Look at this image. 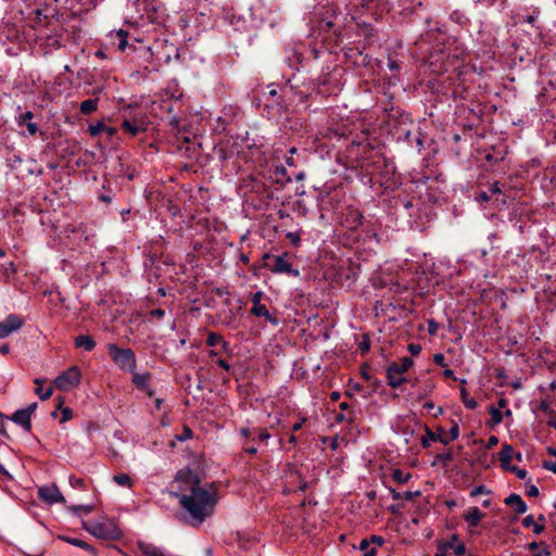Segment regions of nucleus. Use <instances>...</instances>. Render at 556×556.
<instances>
[{"mask_svg": "<svg viewBox=\"0 0 556 556\" xmlns=\"http://www.w3.org/2000/svg\"><path fill=\"white\" fill-rule=\"evenodd\" d=\"M492 197H496L495 201L497 203L506 204V195L497 181L490 185L488 191L481 190L476 194V199L481 202H489Z\"/></svg>", "mask_w": 556, "mask_h": 556, "instance_id": "72a5a7b5", "label": "nucleus"}, {"mask_svg": "<svg viewBox=\"0 0 556 556\" xmlns=\"http://www.w3.org/2000/svg\"><path fill=\"white\" fill-rule=\"evenodd\" d=\"M452 460H454V455L451 450H447L446 452L437 454L432 465L434 466L437 463H440L441 465L446 466Z\"/></svg>", "mask_w": 556, "mask_h": 556, "instance_id": "338daca9", "label": "nucleus"}, {"mask_svg": "<svg viewBox=\"0 0 556 556\" xmlns=\"http://www.w3.org/2000/svg\"><path fill=\"white\" fill-rule=\"evenodd\" d=\"M254 434L250 439V444H254L255 446L267 444V441L270 439V433L266 428H253Z\"/></svg>", "mask_w": 556, "mask_h": 556, "instance_id": "8fccbe9b", "label": "nucleus"}, {"mask_svg": "<svg viewBox=\"0 0 556 556\" xmlns=\"http://www.w3.org/2000/svg\"><path fill=\"white\" fill-rule=\"evenodd\" d=\"M514 456V447L510 444L504 443L502 446V450L498 452V459L501 462V466L504 470H508L510 465L511 458Z\"/></svg>", "mask_w": 556, "mask_h": 556, "instance_id": "49530a36", "label": "nucleus"}, {"mask_svg": "<svg viewBox=\"0 0 556 556\" xmlns=\"http://www.w3.org/2000/svg\"><path fill=\"white\" fill-rule=\"evenodd\" d=\"M106 350L110 358L119 370L134 374L137 368V357L132 349L121 348L116 343H108Z\"/></svg>", "mask_w": 556, "mask_h": 556, "instance_id": "f3484780", "label": "nucleus"}, {"mask_svg": "<svg viewBox=\"0 0 556 556\" xmlns=\"http://www.w3.org/2000/svg\"><path fill=\"white\" fill-rule=\"evenodd\" d=\"M150 372L138 374L135 370L131 377V382L134 383V386L138 390L144 392L149 397H152L155 394V392L150 386Z\"/></svg>", "mask_w": 556, "mask_h": 556, "instance_id": "c9c22d12", "label": "nucleus"}, {"mask_svg": "<svg viewBox=\"0 0 556 556\" xmlns=\"http://www.w3.org/2000/svg\"><path fill=\"white\" fill-rule=\"evenodd\" d=\"M333 42L315 41L313 43L292 42L283 48V63L298 74H317L312 80L326 86L328 92H339L342 89L343 70L338 64V56Z\"/></svg>", "mask_w": 556, "mask_h": 556, "instance_id": "7ed1b4c3", "label": "nucleus"}, {"mask_svg": "<svg viewBox=\"0 0 556 556\" xmlns=\"http://www.w3.org/2000/svg\"><path fill=\"white\" fill-rule=\"evenodd\" d=\"M25 324L22 316L17 314H10L4 320L0 323V339L8 338L14 331L20 330Z\"/></svg>", "mask_w": 556, "mask_h": 556, "instance_id": "c756f323", "label": "nucleus"}, {"mask_svg": "<svg viewBox=\"0 0 556 556\" xmlns=\"http://www.w3.org/2000/svg\"><path fill=\"white\" fill-rule=\"evenodd\" d=\"M264 261L265 267L275 274H287L293 277L299 276V270L294 269L292 264L289 262L288 253H282L280 255L266 253L264 255Z\"/></svg>", "mask_w": 556, "mask_h": 556, "instance_id": "aec40b11", "label": "nucleus"}, {"mask_svg": "<svg viewBox=\"0 0 556 556\" xmlns=\"http://www.w3.org/2000/svg\"><path fill=\"white\" fill-rule=\"evenodd\" d=\"M38 497L48 504L65 502V497L62 495L59 488L54 483L51 485L40 486L38 490Z\"/></svg>", "mask_w": 556, "mask_h": 556, "instance_id": "2f4dec72", "label": "nucleus"}, {"mask_svg": "<svg viewBox=\"0 0 556 556\" xmlns=\"http://www.w3.org/2000/svg\"><path fill=\"white\" fill-rule=\"evenodd\" d=\"M269 180L271 184L283 187L287 182L291 181V176L283 166H276L269 175Z\"/></svg>", "mask_w": 556, "mask_h": 556, "instance_id": "79ce46f5", "label": "nucleus"}, {"mask_svg": "<svg viewBox=\"0 0 556 556\" xmlns=\"http://www.w3.org/2000/svg\"><path fill=\"white\" fill-rule=\"evenodd\" d=\"M81 381V371L78 366H71L62 371L53 381L54 387L63 392L77 388Z\"/></svg>", "mask_w": 556, "mask_h": 556, "instance_id": "4be33fe9", "label": "nucleus"}, {"mask_svg": "<svg viewBox=\"0 0 556 556\" xmlns=\"http://www.w3.org/2000/svg\"><path fill=\"white\" fill-rule=\"evenodd\" d=\"M113 481L121 485V486H126V488H131L132 486V479L129 477V475L127 473H117V475H114L113 476Z\"/></svg>", "mask_w": 556, "mask_h": 556, "instance_id": "774afa93", "label": "nucleus"}, {"mask_svg": "<svg viewBox=\"0 0 556 556\" xmlns=\"http://www.w3.org/2000/svg\"><path fill=\"white\" fill-rule=\"evenodd\" d=\"M466 48L456 39L447 46L437 43L424 56L430 73L440 76L437 91L446 99H472L476 91L477 67L467 62Z\"/></svg>", "mask_w": 556, "mask_h": 556, "instance_id": "f03ea898", "label": "nucleus"}, {"mask_svg": "<svg viewBox=\"0 0 556 556\" xmlns=\"http://www.w3.org/2000/svg\"><path fill=\"white\" fill-rule=\"evenodd\" d=\"M97 345L96 340L90 334H79L74 340L76 349H84L86 352H91Z\"/></svg>", "mask_w": 556, "mask_h": 556, "instance_id": "de8ad7c7", "label": "nucleus"}, {"mask_svg": "<svg viewBox=\"0 0 556 556\" xmlns=\"http://www.w3.org/2000/svg\"><path fill=\"white\" fill-rule=\"evenodd\" d=\"M257 100L263 103V115L269 119L291 113L285 79L268 84Z\"/></svg>", "mask_w": 556, "mask_h": 556, "instance_id": "f8f14e48", "label": "nucleus"}, {"mask_svg": "<svg viewBox=\"0 0 556 556\" xmlns=\"http://www.w3.org/2000/svg\"><path fill=\"white\" fill-rule=\"evenodd\" d=\"M506 153V150L495 149L493 147L491 151L485 152L484 160L491 167H493L504 161Z\"/></svg>", "mask_w": 556, "mask_h": 556, "instance_id": "09e8293b", "label": "nucleus"}, {"mask_svg": "<svg viewBox=\"0 0 556 556\" xmlns=\"http://www.w3.org/2000/svg\"><path fill=\"white\" fill-rule=\"evenodd\" d=\"M414 365V361L408 357L404 356L401 358V362H391L388 364L387 369H390L394 374H405Z\"/></svg>", "mask_w": 556, "mask_h": 556, "instance_id": "37998d69", "label": "nucleus"}, {"mask_svg": "<svg viewBox=\"0 0 556 556\" xmlns=\"http://www.w3.org/2000/svg\"><path fill=\"white\" fill-rule=\"evenodd\" d=\"M83 529L104 541H119L123 538V531L117 522L108 517H103L101 520L84 521Z\"/></svg>", "mask_w": 556, "mask_h": 556, "instance_id": "2eb2a0df", "label": "nucleus"}, {"mask_svg": "<svg viewBox=\"0 0 556 556\" xmlns=\"http://www.w3.org/2000/svg\"><path fill=\"white\" fill-rule=\"evenodd\" d=\"M9 420L20 426L24 431H31V419L21 409L15 410L11 416H8Z\"/></svg>", "mask_w": 556, "mask_h": 556, "instance_id": "a19ab883", "label": "nucleus"}, {"mask_svg": "<svg viewBox=\"0 0 556 556\" xmlns=\"http://www.w3.org/2000/svg\"><path fill=\"white\" fill-rule=\"evenodd\" d=\"M483 517L484 513L476 506L468 508L463 515L464 520L472 528L478 527Z\"/></svg>", "mask_w": 556, "mask_h": 556, "instance_id": "c03bdc74", "label": "nucleus"}, {"mask_svg": "<svg viewBox=\"0 0 556 556\" xmlns=\"http://www.w3.org/2000/svg\"><path fill=\"white\" fill-rule=\"evenodd\" d=\"M386 378L392 389H397L408 381L404 374H394L390 369H386Z\"/></svg>", "mask_w": 556, "mask_h": 556, "instance_id": "864d4df0", "label": "nucleus"}, {"mask_svg": "<svg viewBox=\"0 0 556 556\" xmlns=\"http://www.w3.org/2000/svg\"><path fill=\"white\" fill-rule=\"evenodd\" d=\"M205 344L211 348L207 353L211 361L224 354L233 356L230 343L218 332L210 331L205 339Z\"/></svg>", "mask_w": 556, "mask_h": 556, "instance_id": "412c9836", "label": "nucleus"}, {"mask_svg": "<svg viewBox=\"0 0 556 556\" xmlns=\"http://www.w3.org/2000/svg\"><path fill=\"white\" fill-rule=\"evenodd\" d=\"M239 115L238 106L229 105L224 106L222 114L216 119V129L220 132L229 131V127L236 123V118Z\"/></svg>", "mask_w": 556, "mask_h": 556, "instance_id": "c85d7f7f", "label": "nucleus"}, {"mask_svg": "<svg viewBox=\"0 0 556 556\" xmlns=\"http://www.w3.org/2000/svg\"><path fill=\"white\" fill-rule=\"evenodd\" d=\"M478 76H479V74L477 73V76H476V88L477 89L473 92L475 97H472V99L457 98V99H453V100L460 101L463 105L465 104L464 102L468 103L467 108L469 110V113L472 114L479 122H482L484 115L486 114V111H489L491 113V112H494L496 110V108L494 105H489L483 100L484 94L481 91L480 84L478 83Z\"/></svg>", "mask_w": 556, "mask_h": 556, "instance_id": "6ab92c4d", "label": "nucleus"}, {"mask_svg": "<svg viewBox=\"0 0 556 556\" xmlns=\"http://www.w3.org/2000/svg\"><path fill=\"white\" fill-rule=\"evenodd\" d=\"M88 132L92 137L100 136L102 132H105L109 136H112L115 134V129L111 126H108L103 122H97L96 124H90L88 127Z\"/></svg>", "mask_w": 556, "mask_h": 556, "instance_id": "3c124183", "label": "nucleus"}, {"mask_svg": "<svg viewBox=\"0 0 556 556\" xmlns=\"http://www.w3.org/2000/svg\"><path fill=\"white\" fill-rule=\"evenodd\" d=\"M223 304L226 306V308H223L216 313L215 317L217 323L226 327H235L237 321V315L235 311L230 307V299L227 298L226 300H224Z\"/></svg>", "mask_w": 556, "mask_h": 556, "instance_id": "f704fd0d", "label": "nucleus"}, {"mask_svg": "<svg viewBox=\"0 0 556 556\" xmlns=\"http://www.w3.org/2000/svg\"><path fill=\"white\" fill-rule=\"evenodd\" d=\"M25 130H21L20 135L22 137L28 138V137H35L39 135L41 138H43L45 132L40 130L38 124L36 122H28L24 124Z\"/></svg>", "mask_w": 556, "mask_h": 556, "instance_id": "6e6d98bb", "label": "nucleus"}, {"mask_svg": "<svg viewBox=\"0 0 556 556\" xmlns=\"http://www.w3.org/2000/svg\"><path fill=\"white\" fill-rule=\"evenodd\" d=\"M56 409L61 410V419L60 422L64 424L73 418V409L71 407H64V397L58 396L56 397Z\"/></svg>", "mask_w": 556, "mask_h": 556, "instance_id": "13d9d810", "label": "nucleus"}, {"mask_svg": "<svg viewBox=\"0 0 556 556\" xmlns=\"http://www.w3.org/2000/svg\"><path fill=\"white\" fill-rule=\"evenodd\" d=\"M34 383L36 384L35 393L38 395V397H39L41 401H46V400H48L49 397H51V395H52V393H53V388H52V387H47V388H45V387H43L45 379H42V378H36V379L34 380Z\"/></svg>", "mask_w": 556, "mask_h": 556, "instance_id": "5fc2aeb1", "label": "nucleus"}, {"mask_svg": "<svg viewBox=\"0 0 556 556\" xmlns=\"http://www.w3.org/2000/svg\"><path fill=\"white\" fill-rule=\"evenodd\" d=\"M504 503L507 506L511 507L517 515H522L528 509L526 502L522 500V497L519 494H516V493H511L510 495H508L504 500Z\"/></svg>", "mask_w": 556, "mask_h": 556, "instance_id": "58836bf2", "label": "nucleus"}, {"mask_svg": "<svg viewBox=\"0 0 556 556\" xmlns=\"http://www.w3.org/2000/svg\"><path fill=\"white\" fill-rule=\"evenodd\" d=\"M341 243L350 249L366 250L380 242L381 220L375 214H365L350 205L339 217Z\"/></svg>", "mask_w": 556, "mask_h": 556, "instance_id": "39448f33", "label": "nucleus"}, {"mask_svg": "<svg viewBox=\"0 0 556 556\" xmlns=\"http://www.w3.org/2000/svg\"><path fill=\"white\" fill-rule=\"evenodd\" d=\"M450 20L460 26H466L469 24V18L466 14L459 10H455L450 14Z\"/></svg>", "mask_w": 556, "mask_h": 556, "instance_id": "69168bd1", "label": "nucleus"}, {"mask_svg": "<svg viewBox=\"0 0 556 556\" xmlns=\"http://www.w3.org/2000/svg\"><path fill=\"white\" fill-rule=\"evenodd\" d=\"M391 477L396 483L404 484L412 478V473L404 472L402 469L395 468L392 470Z\"/></svg>", "mask_w": 556, "mask_h": 556, "instance_id": "e2e57ef3", "label": "nucleus"}, {"mask_svg": "<svg viewBox=\"0 0 556 556\" xmlns=\"http://www.w3.org/2000/svg\"><path fill=\"white\" fill-rule=\"evenodd\" d=\"M129 33L123 28L113 29L106 35V46L119 52H126L127 49H132L129 43Z\"/></svg>", "mask_w": 556, "mask_h": 556, "instance_id": "b1692460", "label": "nucleus"}, {"mask_svg": "<svg viewBox=\"0 0 556 556\" xmlns=\"http://www.w3.org/2000/svg\"><path fill=\"white\" fill-rule=\"evenodd\" d=\"M388 127L389 135L395 141L401 142L410 136V130H414L415 124L410 114L396 111V114H389Z\"/></svg>", "mask_w": 556, "mask_h": 556, "instance_id": "a211bd4d", "label": "nucleus"}, {"mask_svg": "<svg viewBox=\"0 0 556 556\" xmlns=\"http://www.w3.org/2000/svg\"><path fill=\"white\" fill-rule=\"evenodd\" d=\"M425 434L420 439V444L424 448H429L431 442H440L444 445L450 444V440L445 434V429L442 426L437 427L435 431H432L427 425L424 426Z\"/></svg>", "mask_w": 556, "mask_h": 556, "instance_id": "bb28decb", "label": "nucleus"}, {"mask_svg": "<svg viewBox=\"0 0 556 556\" xmlns=\"http://www.w3.org/2000/svg\"><path fill=\"white\" fill-rule=\"evenodd\" d=\"M388 67L392 72L389 79V85L394 86L396 81H399L400 77V70H401V62L393 59L391 54L388 55Z\"/></svg>", "mask_w": 556, "mask_h": 556, "instance_id": "603ef678", "label": "nucleus"}, {"mask_svg": "<svg viewBox=\"0 0 556 556\" xmlns=\"http://www.w3.org/2000/svg\"><path fill=\"white\" fill-rule=\"evenodd\" d=\"M420 204L419 200L416 199H407V197L401 198L397 197L394 200L393 207L397 213L406 214L410 218L418 217L417 212L419 211L418 205Z\"/></svg>", "mask_w": 556, "mask_h": 556, "instance_id": "7c9ffc66", "label": "nucleus"}, {"mask_svg": "<svg viewBox=\"0 0 556 556\" xmlns=\"http://www.w3.org/2000/svg\"><path fill=\"white\" fill-rule=\"evenodd\" d=\"M460 399L465 407L469 409L477 408L478 402L473 397L469 396L467 389L464 387L460 388Z\"/></svg>", "mask_w": 556, "mask_h": 556, "instance_id": "680f3d73", "label": "nucleus"}, {"mask_svg": "<svg viewBox=\"0 0 556 556\" xmlns=\"http://www.w3.org/2000/svg\"><path fill=\"white\" fill-rule=\"evenodd\" d=\"M58 540L66 542V543L71 544V545L80 547V548L87 551L88 553L92 554L93 556H98L97 548L94 546L90 545L89 543H87L84 540H80V539H77V538H72V536L64 535V534H59L58 535Z\"/></svg>", "mask_w": 556, "mask_h": 556, "instance_id": "ea45409f", "label": "nucleus"}, {"mask_svg": "<svg viewBox=\"0 0 556 556\" xmlns=\"http://www.w3.org/2000/svg\"><path fill=\"white\" fill-rule=\"evenodd\" d=\"M287 88V99L291 113H302L309 108V101L316 96L328 97L338 92H328L326 86L317 84L312 79H300L298 74L292 73L283 78Z\"/></svg>", "mask_w": 556, "mask_h": 556, "instance_id": "0eeeda50", "label": "nucleus"}, {"mask_svg": "<svg viewBox=\"0 0 556 556\" xmlns=\"http://www.w3.org/2000/svg\"><path fill=\"white\" fill-rule=\"evenodd\" d=\"M244 154L240 144L233 140L220 141L213 149V156L222 163L223 168L235 173L241 168L240 160Z\"/></svg>", "mask_w": 556, "mask_h": 556, "instance_id": "4468645a", "label": "nucleus"}, {"mask_svg": "<svg viewBox=\"0 0 556 556\" xmlns=\"http://www.w3.org/2000/svg\"><path fill=\"white\" fill-rule=\"evenodd\" d=\"M138 548L146 556H165L161 548L154 546L151 543L138 542Z\"/></svg>", "mask_w": 556, "mask_h": 556, "instance_id": "4d7b16f0", "label": "nucleus"}, {"mask_svg": "<svg viewBox=\"0 0 556 556\" xmlns=\"http://www.w3.org/2000/svg\"><path fill=\"white\" fill-rule=\"evenodd\" d=\"M396 0H349L348 5L355 13L367 15L375 21L381 20L386 14L390 13Z\"/></svg>", "mask_w": 556, "mask_h": 556, "instance_id": "dca6fc26", "label": "nucleus"}, {"mask_svg": "<svg viewBox=\"0 0 556 556\" xmlns=\"http://www.w3.org/2000/svg\"><path fill=\"white\" fill-rule=\"evenodd\" d=\"M313 143L321 157L334 159L345 167L358 169L365 185L394 190L400 184L395 167L384 156V144L368 132L353 135L348 125L337 123L320 127Z\"/></svg>", "mask_w": 556, "mask_h": 556, "instance_id": "f257e3e1", "label": "nucleus"}, {"mask_svg": "<svg viewBox=\"0 0 556 556\" xmlns=\"http://www.w3.org/2000/svg\"><path fill=\"white\" fill-rule=\"evenodd\" d=\"M239 432L240 435L244 439V443L242 446L243 452L249 455H255L258 451V447L255 446L254 444H250V439L254 434L253 429L242 427Z\"/></svg>", "mask_w": 556, "mask_h": 556, "instance_id": "a18cd8bd", "label": "nucleus"}, {"mask_svg": "<svg viewBox=\"0 0 556 556\" xmlns=\"http://www.w3.org/2000/svg\"><path fill=\"white\" fill-rule=\"evenodd\" d=\"M149 128V118L146 114H140L130 118H124L121 124V130L124 135L129 137H137L142 132H146Z\"/></svg>", "mask_w": 556, "mask_h": 556, "instance_id": "5701e85b", "label": "nucleus"}, {"mask_svg": "<svg viewBox=\"0 0 556 556\" xmlns=\"http://www.w3.org/2000/svg\"><path fill=\"white\" fill-rule=\"evenodd\" d=\"M175 480L181 484L188 485L189 489L191 488H202L201 479L199 475L192 470L190 467L181 468L177 471Z\"/></svg>", "mask_w": 556, "mask_h": 556, "instance_id": "473e14b6", "label": "nucleus"}, {"mask_svg": "<svg viewBox=\"0 0 556 556\" xmlns=\"http://www.w3.org/2000/svg\"><path fill=\"white\" fill-rule=\"evenodd\" d=\"M344 20L340 7L332 0H319L305 16L311 36L334 46L342 42Z\"/></svg>", "mask_w": 556, "mask_h": 556, "instance_id": "423d86ee", "label": "nucleus"}, {"mask_svg": "<svg viewBox=\"0 0 556 556\" xmlns=\"http://www.w3.org/2000/svg\"><path fill=\"white\" fill-rule=\"evenodd\" d=\"M179 504L190 516L188 523L200 526L213 514L217 504V493L204 488H191L190 494L179 496Z\"/></svg>", "mask_w": 556, "mask_h": 556, "instance_id": "1a4fd4ad", "label": "nucleus"}, {"mask_svg": "<svg viewBox=\"0 0 556 556\" xmlns=\"http://www.w3.org/2000/svg\"><path fill=\"white\" fill-rule=\"evenodd\" d=\"M342 51H343L345 62L356 68L357 64H359V62L364 61V58L362 55L366 51V48L359 41V42H352V43L343 47Z\"/></svg>", "mask_w": 556, "mask_h": 556, "instance_id": "cd10ccee", "label": "nucleus"}, {"mask_svg": "<svg viewBox=\"0 0 556 556\" xmlns=\"http://www.w3.org/2000/svg\"><path fill=\"white\" fill-rule=\"evenodd\" d=\"M80 147L78 142L72 140H63L56 143V154L61 160H68L76 155Z\"/></svg>", "mask_w": 556, "mask_h": 556, "instance_id": "e433bc0d", "label": "nucleus"}, {"mask_svg": "<svg viewBox=\"0 0 556 556\" xmlns=\"http://www.w3.org/2000/svg\"><path fill=\"white\" fill-rule=\"evenodd\" d=\"M317 206L321 218L339 217L351 204H348V192L344 182L326 181L316 197Z\"/></svg>", "mask_w": 556, "mask_h": 556, "instance_id": "9d476101", "label": "nucleus"}, {"mask_svg": "<svg viewBox=\"0 0 556 556\" xmlns=\"http://www.w3.org/2000/svg\"><path fill=\"white\" fill-rule=\"evenodd\" d=\"M425 139L426 135L421 132L419 128L415 127L414 130H410V136L406 139H403L402 141L405 142L409 148L420 153L425 148Z\"/></svg>", "mask_w": 556, "mask_h": 556, "instance_id": "4c0bfd02", "label": "nucleus"}, {"mask_svg": "<svg viewBox=\"0 0 556 556\" xmlns=\"http://www.w3.org/2000/svg\"><path fill=\"white\" fill-rule=\"evenodd\" d=\"M238 193L243 199V205L256 212L266 211L274 200V191L260 174L242 177L238 185Z\"/></svg>", "mask_w": 556, "mask_h": 556, "instance_id": "6e6552de", "label": "nucleus"}, {"mask_svg": "<svg viewBox=\"0 0 556 556\" xmlns=\"http://www.w3.org/2000/svg\"><path fill=\"white\" fill-rule=\"evenodd\" d=\"M24 7L20 12L29 26L33 53L50 54L64 46L67 34L61 21L56 17L59 11L48 0H23Z\"/></svg>", "mask_w": 556, "mask_h": 556, "instance_id": "20e7f679", "label": "nucleus"}, {"mask_svg": "<svg viewBox=\"0 0 556 556\" xmlns=\"http://www.w3.org/2000/svg\"><path fill=\"white\" fill-rule=\"evenodd\" d=\"M364 58L363 62L357 64L356 68H361V76H368L371 79L379 77L383 70L382 62L376 58H372L367 51H365L362 55Z\"/></svg>", "mask_w": 556, "mask_h": 556, "instance_id": "393cba45", "label": "nucleus"}, {"mask_svg": "<svg viewBox=\"0 0 556 556\" xmlns=\"http://www.w3.org/2000/svg\"><path fill=\"white\" fill-rule=\"evenodd\" d=\"M34 117H35V114L31 111L27 110V111L18 113L15 116V123L18 128H23L24 124L28 123V122H33Z\"/></svg>", "mask_w": 556, "mask_h": 556, "instance_id": "0e129e2a", "label": "nucleus"}, {"mask_svg": "<svg viewBox=\"0 0 556 556\" xmlns=\"http://www.w3.org/2000/svg\"><path fill=\"white\" fill-rule=\"evenodd\" d=\"M98 98H89L80 103L79 111L83 115H89L98 109Z\"/></svg>", "mask_w": 556, "mask_h": 556, "instance_id": "bf43d9fd", "label": "nucleus"}, {"mask_svg": "<svg viewBox=\"0 0 556 556\" xmlns=\"http://www.w3.org/2000/svg\"><path fill=\"white\" fill-rule=\"evenodd\" d=\"M268 304L269 303L267 302L253 304L251 306L250 314L256 318H263L266 323L276 327L279 325L280 319L278 317L277 309H270Z\"/></svg>", "mask_w": 556, "mask_h": 556, "instance_id": "a878e982", "label": "nucleus"}, {"mask_svg": "<svg viewBox=\"0 0 556 556\" xmlns=\"http://www.w3.org/2000/svg\"><path fill=\"white\" fill-rule=\"evenodd\" d=\"M0 43L5 48L8 55H18L22 51L29 49V27L21 30L15 24L0 25Z\"/></svg>", "mask_w": 556, "mask_h": 556, "instance_id": "ddd939ff", "label": "nucleus"}, {"mask_svg": "<svg viewBox=\"0 0 556 556\" xmlns=\"http://www.w3.org/2000/svg\"><path fill=\"white\" fill-rule=\"evenodd\" d=\"M179 104V99L168 98L161 101L160 109L168 114L169 124L173 126V129L177 130L173 141V147L176 152L188 160H193L199 153L198 150L200 148V143L197 141L195 136L190 131L181 130L179 125L180 119L174 115V112Z\"/></svg>", "mask_w": 556, "mask_h": 556, "instance_id": "9b49d317", "label": "nucleus"}, {"mask_svg": "<svg viewBox=\"0 0 556 556\" xmlns=\"http://www.w3.org/2000/svg\"><path fill=\"white\" fill-rule=\"evenodd\" d=\"M231 358H232V356H228L227 354H224L219 357H215L214 361H211V363L230 374L232 370V366L230 365L229 361Z\"/></svg>", "mask_w": 556, "mask_h": 556, "instance_id": "052dcab7", "label": "nucleus"}]
</instances>
